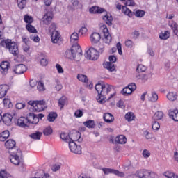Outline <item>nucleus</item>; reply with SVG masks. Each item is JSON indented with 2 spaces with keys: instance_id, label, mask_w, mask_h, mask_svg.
<instances>
[{
  "instance_id": "obj_1",
  "label": "nucleus",
  "mask_w": 178,
  "mask_h": 178,
  "mask_svg": "<svg viewBox=\"0 0 178 178\" xmlns=\"http://www.w3.org/2000/svg\"><path fill=\"white\" fill-rule=\"evenodd\" d=\"M112 88H113L112 85L104 83L102 81H99L95 86V89L97 91L98 94V98L97 99V102L99 104H104L105 95L111 92Z\"/></svg>"
},
{
  "instance_id": "obj_2",
  "label": "nucleus",
  "mask_w": 178,
  "mask_h": 178,
  "mask_svg": "<svg viewBox=\"0 0 178 178\" xmlns=\"http://www.w3.org/2000/svg\"><path fill=\"white\" fill-rule=\"evenodd\" d=\"M0 45L8 49L10 54H12L14 56L19 55V47L16 42H12V40L0 39Z\"/></svg>"
},
{
  "instance_id": "obj_3",
  "label": "nucleus",
  "mask_w": 178,
  "mask_h": 178,
  "mask_svg": "<svg viewBox=\"0 0 178 178\" xmlns=\"http://www.w3.org/2000/svg\"><path fill=\"white\" fill-rule=\"evenodd\" d=\"M28 104L31 106L29 109L31 112H42V111L47 108L44 100H31L28 102Z\"/></svg>"
},
{
  "instance_id": "obj_4",
  "label": "nucleus",
  "mask_w": 178,
  "mask_h": 178,
  "mask_svg": "<svg viewBox=\"0 0 178 178\" xmlns=\"http://www.w3.org/2000/svg\"><path fill=\"white\" fill-rule=\"evenodd\" d=\"M135 175L138 178H159V176L156 173L147 169L136 171Z\"/></svg>"
},
{
  "instance_id": "obj_5",
  "label": "nucleus",
  "mask_w": 178,
  "mask_h": 178,
  "mask_svg": "<svg viewBox=\"0 0 178 178\" xmlns=\"http://www.w3.org/2000/svg\"><path fill=\"white\" fill-rule=\"evenodd\" d=\"M85 57L87 59H90V60H97L98 58H99V54H98V51L95 49L94 47H90L86 53Z\"/></svg>"
},
{
  "instance_id": "obj_6",
  "label": "nucleus",
  "mask_w": 178,
  "mask_h": 178,
  "mask_svg": "<svg viewBox=\"0 0 178 178\" xmlns=\"http://www.w3.org/2000/svg\"><path fill=\"white\" fill-rule=\"evenodd\" d=\"M110 62H105L103 63V66L105 69H107L109 72H114L115 70V62H116V56H110L108 58Z\"/></svg>"
},
{
  "instance_id": "obj_7",
  "label": "nucleus",
  "mask_w": 178,
  "mask_h": 178,
  "mask_svg": "<svg viewBox=\"0 0 178 178\" xmlns=\"http://www.w3.org/2000/svg\"><path fill=\"white\" fill-rule=\"evenodd\" d=\"M69 148L71 152L80 155L81 154V146L76 143L73 139L69 141Z\"/></svg>"
},
{
  "instance_id": "obj_8",
  "label": "nucleus",
  "mask_w": 178,
  "mask_h": 178,
  "mask_svg": "<svg viewBox=\"0 0 178 178\" xmlns=\"http://www.w3.org/2000/svg\"><path fill=\"white\" fill-rule=\"evenodd\" d=\"M73 52H74V60L76 62H80L81 58H83V53L81 51V47L79 45H73Z\"/></svg>"
},
{
  "instance_id": "obj_9",
  "label": "nucleus",
  "mask_w": 178,
  "mask_h": 178,
  "mask_svg": "<svg viewBox=\"0 0 178 178\" xmlns=\"http://www.w3.org/2000/svg\"><path fill=\"white\" fill-rule=\"evenodd\" d=\"M34 111H31L26 115V119L29 124H38V118H37V114L33 113Z\"/></svg>"
},
{
  "instance_id": "obj_10",
  "label": "nucleus",
  "mask_w": 178,
  "mask_h": 178,
  "mask_svg": "<svg viewBox=\"0 0 178 178\" xmlns=\"http://www.w3.org/2000/svg\"><path fill=\"white\" fill-rule=\"evenodd\" d=\"M13 72L15 74H23L27 72V67L24 64H18L13 67Z\"/></svg>"
},
{
  "instance_id": "obj_11",
  "label": "nucleus",
  "mask_w": 178,
  "mask_h": 178,
  "mask_svg": "<svg viewBox=\"0 0 178 178\" xmlns=\"http://www.w3.org/2000/svg\"><path fill=\"white\" fill-rule=\"evenodd\" d=\"M102 171L104 175H109V173H111L113 175H115V176H118V177H124V172H120L118 170L104 168H102Z\"/></svg>"
},
{
  "instance_id": "obj_12",
  "label": "nucleus",
  "mask_w": 178,
  "mask_h": 178,
  "mask_svg": "<svg viewBox=\"0 0 178 178\" xmlns=\"http://www.w3.org/2000/svg\"><path fill=\"white\" fill-rule=\"evenodd\" d=\"M9 154H11L10 156V161L11 163L13 165H15V166H17L20 165V159L19 158V156H17V154L16 152H10L8 151Z\"/></svg>"
},
{
  "instance_id": "obj_13",
  "label": "nucleus",
  "mask_w": 178,
  "mask_h": 178,
  "mask_svg": "<svg viewBox=\"0 0 178 178\" xmlns=\"http://www.w3.org/2000/svg\"><path fill=\"white\" fill-rule=\"evenodd\" d=\"M5 146L7 149L10 151V152H15L13 150L16 149V147H16V142L12 139H10L5 143Z\"/></svg>"
},
{
  "instance_id": "obj_14",
  "label": "nucleus",
  "mask_w": 178,
  "mask_h": 178,
  "mask_svg": "<svg viewBox=\"0 0 178 178\" xmlns=\"http://www.w3.org/2000/svg\"><path fill=\"white\" fill-rule=\"evenodd\" d=\"M0 67L2 74L5 75L8 73L9 67H10V63L8 61H2L0 65Z\"/></svg>"
},
{
  "instance_id": "obj_15",
  "label": "nucleus",
  "mask_w": 178,
  "mask_h": 178,
  "mask_svg": "<svg viewBox=\"0 0 178 178\" xmlns=\"http://www.w3.org/2000/svg\"><path fill=\"white\" fill-rule=\"evenodd\" d=\"M103 33L104 35V42L106 44H109L112 40V36H111V34H109V31H108L106 25L103 26Z\"/></svg>"
},
{
  "instance_id": "obj_16",
  "label": "nucleus",
  "mask_w": 178,
  "mask_h": 178,
  "mask_svg": "<svg viewBox=\"0 0 178 178\" xmlns=\"http://www.w3.org/2000/svg\"><path fill=\"white\" fill-rule=\"evenodd\" d=\"M17 126L19 127H29V122L25 117H20L17 122Z\"/></svg>"
},
{
  "instance_id": "obj_17",
  "label": "nucleus",
  "mask_w": 178,
  "mask_h": 178,
  "mask_svg": "<svg viewBox=\"0 0 178 178\" xmlns=\"http://www.w3.org/2000/svg\"><path fill=\"white\" fill-rule=\"evenodd\" d=\"M12 119L13 117L10 114H4L3 115L2 120L6 126H10L12 124Z\"/></svg>"
},
{
  "instance_id": "obj_18",
  "label": "nucleus",
  "mask_w": 178,
  "mask_h": 178,
  "mask_svg": "<svg viewBox=\"0 0 178 178\" xmlns=\"http://www.w3.org/2000/svg\"><path fill=\"white\" fill-rule=\"evenodd\" d=\"M101 40V35L98 33H93L90 35V41L92 44H98Z\"/></svg>"
},
{
  "instance_id": "obj_19",
  "label": "nucleus",
  "mask_w": 178,
  "mask_h": 178,
  "mask_svg": "<svg viewBox=\"0 0 178 178\" xmlns=\"http://www.w3.org/2000/svg\"><path fill=\"white\" fill-rule=\"evenodd\" d=\"M51 38L53 44H56V42H58L60 38V34L59 32H58V31H52Z\"/></svg>"
},
{
  "instance_id": "obj_20",
  "label": "nucleus",
  "mask_w": 178,
  "mask_h": 178,
  "mask_svg": "<svg viewBox=\"0 0 178 178\" xmlns=\"http://www.w3.org/2000/svg\"><path fill=\"white\" fill-rule=\"evenodd\" d=\"M9 90V86L8 85H0V98L2 99L6 95Z\"/></svg>"
},
{
  "instance_id": "obj_21",
  "label": "nucleus",
  "mask_w": 178,
  "mask_h": 178,
  "mask_svg": "<svg viewBox=\"0 0 178 178\" xmlns=\"http://www.w3.org/2000/svg\"><path fill=\"white\" fill-rule=\"evenodd\" d=\"M89 12L90 13H94V14H101L104 13L105 12V9L99 7V6H92L89 9Z\"/></svg>"
},
{
  "instance_id": "obj_22",
  "label": "nucleus",
  "mask_w": 178,
  "mask_h": 178,
  "mask_svg": "<svg viewBox=\"0 0 178 178\" xmlns=\"http://www.w3.org/2000/svg\"><path fill=\"white\" fill-rule=\"evenodd\" d=\"M103 119L104 122H106V123H112L115 120V118L113 117V115L109 113H104L103 116Z\"/></svg>"
},
{
  "instance_id": "obj_23",
  "label": "nucleus",
  "mask_w": 178,
  "mask_h": 178,
  "mask_svg": "<svg viewBox=\"0 0 178 178\" xmlns=\"http://www.w3.org/2000/svg\"><path fill=\"white\" fill-rule=\"evenodd\" d=\"M115 143H116V144H126V143H127V138H126L124 135H120L115 138Z\"/></svg>"
},
{
  "instance_id": "obj_24",
  "label": "nucleus",
  "mask_w": 178,
  "mask_h": 178,
  "mask_svg": "<svg viewBox=\"0 0 178 178\" xmlns=\"http://www.w3.org/2000/svg\"><path fill=\"white\" fill-rule=\"evenodd\" d=\"M103 20H105L108 26H112V22L113 21V17L111 14H106L103 17Z\"/></svg>"
},
{
  "instance_id": "obj_25",
  "label": "nucleus",
  "mask_w": 178,
  "mask_h": 178,
  "mask_svg": "<svg viewBox=\"0 0 178 178\" xmlns=\"http://www.w3.org/2000/svg\"><path fill=\"white\" fill-rule=\"evenodd\" d=\"M166 97L168 101L175 102L177 99V93L175 92H170L167 94Z\"/></svg>"
},
{
  "instance_id": "obj_26",
  "label": "nucleus",
  "mask_w": 178,
  "mask_h": 178,
  "mask_svg": "<svg viewBox=\"0 0 178 178\" xmlns=\"http://www.w3.org/2000/svg\"><path fill=\"white\" fill-rule=\"evenodd\" d=\"M162 119H163V112L161 111L156 112L152 117V120H162Z\"/></svg>"
},
{
  "instance_id": "obj_27",
  "label": "nucleus",
  "mask_w": 178,
  "mask_h": 178,
  "mask_svg": "<svg viewBox=\"0 0 178 178\" xmlns=\"http://www.w3.org/2000/svg\"><path fill=\"white\" fill-rule=\"evenodd\" d=\"M94 48L97 51L99 54H104V51H105V45L104 43H99L96 44Z\"/></svg>"
},
{
  "instance_id": "obj_28",
  "label": "nucleus",
  "mask_w": 178,
  "mask_h": 178,
  "mask_svg": "<svg viewBox=\"0 0 178 178\" xmlns=\"http://www.w3.org/2000/svg\"><path fill=\"white\" fill-rule=\"evenodd\" d=\"M60 138L65 143H68L72 140V134L69 135L67 133H62L60 134Z\"/></svg>"
},
{
  "instance_id": "obj_29",
  "label": "nucleus",
  "mask_w": 178,
  "mask_h": 178,
  "mask_svg": "<svg viewBox=\"0 0 178 178\" xmlns=\"http://www.w3.org/2000/svg\"><path fill=\"white\" fill-rule=\"evenodd\" d=\"M42 136V133L40 131H36L33 134L29 135V137L32 138V140H41V136Z\"/></svg>"
},
{
  "instance_id": "obj_30",
  "label": "nucleus",
  "mask_w": 178,
  "mask_h": 178,
  "mask_svg": "<svg viewBox=\"0 0 178 178\" xmlns=\"http://www.w3.org/2000/svg\"><path fill=\"white\" fill-rule=\"evenodd\" d=\"M65 57L67 58V59H74V51H73V46L70 49H68L65 51Z\"/></svg>"
},
{
  "instance_id": "obj_31",
  "label": "nucleus",
  "mask_w": 178,
  "mask_h": 178,
  "mask_svg": "<svg viewBox=\"0 0 178 178\" xmlns=\"http://www.w3.org/2000/svg\"><path fill=\"white\" fill-rule=\"evenodd\" d=\"M83 125L88 129H94L95 128V122L94 120H89L83 122Z\"/></svg>"
},
{
  "instance_id": "obj_32",
  "label": "nucleus",
  "mask_w": 178,
  "mask_h": 178,
  "mask_svg": "<svg viewBox=\"0 0 178 178\" xmlns=\"http://www.w3.org/2000/svg\"><path fill=\"white\" fill-rule=\"evenodd\" d=\"M58 118V114L55 112H50L47 115L48 122H55V120Z\"/></svg>"
},
{
  "instance_id": "obj_33",
  "label": "nucleus",
  "mask_w": 178,
  "mask_h": 178,
  "mask_svg": "<svg viewBox=\"0 0 178 178\" xmlns=\"http://www.w3.org/2000/svg\"><path fill=\"white\" fill-rule=\"evenodd\" d=\"M52 14L51 13H47V14L44 15L43 19H44V24H49V22H51L52 20Z\"/></svg>"
},
{
  "instance_id": "obj_34",
  "label": "nucleus",
  "mask_w": 178,
  "mask_h": 178,
  "mask_svg": "<svg viewBox=\"0 0 178 178\" xmlns=\"http://www.w3.org/2000/svg\"><path fill=\"white\" fill-rule=\"evenodd\" d=\"M66 104H67V98L65 96H63L59 99L58 105L61 109L66 105Z\"/></svg>"
},
{
  "instance_id": "obj_35",
  "label": "nucleus",
  "mask_w": 178,
  "mask_h": 178,
  "mask_svg": "<svg viewBox=\"0 0 178 178\" xmlns=\"http://www.w3.org/2000/svg\"><path fill=\"white\" fill-rule=\"evenodd\" d=\"M169 116L171 119L175 120V122H178V111L174 110L169 113Z\"/></svg>"
},
{
  "instance_id": "obj_36",
  "label": "nucleus",
  "mask_w": 178,
  "mask_h": 178,
  "mask_svg": "<svg viewBox=\"0 0 178 178\" xmlns=\"http://www.w3.org/2000/svg\"><path fill=\"white\" fill-rule=\"evenodd\" d=\"M134 119H136V115L133 112H129L125 115V120H127V122H132Z\"/></svg>"
},
{
  "instance_id": "obj_37",
  "label": "nucleus",
  "mask_w": 178,
  "mask_h": 178,
  "mask_svg": "<svg viewBox=\"0 0 178 178\" xmlns=\"http://www.w3.org/2000/svg\"><path fill=\"white\" fill-rule=\"evenodd\" d=\"M169 37H170V32H169V31H165L164 33L161 32L159 34L160 40H168Z\"/></svg>"
},
{
  "instance_id": "obj_38",
  "label": "nucleus",
  "mask_w": 178,
  "mask_h": 178,
  "mask_svg": "<svg viewBox=\"0 0 178 178\" xmlns=\"http://www.w3.org/2000/svg\"><path fill=\"white\" fill-rule=\"evenodd\" d=\"M122 13H124V15H127V16H129V17H131V16H133V12L130 10V9L127 8L125 6L122 7Z\"/></svg>"
},
{
  "instance_id": "obj_39",
  "label": "nucleus",
  "mask_w": 178,
  "mask_h": 178,
  "mask_svg": "<svg viewBox=\"0 0 178 178\" xmlns=\"http://www.w3.org/2000/svg\"><path fill=\"white\" fill-rule=\"evenodd\" d=\"M0 178H15L10 174L8 173L6 170L0 171Z\"/></svg>"
},
{
  "instance_id": "obj_40",
  "label": "nucleus",
  "mask_w": 178,
  "mask_h": 178,
  "mask_svg": "<svg viewBox=\"0 0 178 178\" xmlns=\"http://www.w3.org/2000/svg\"><path fill=\"white\" fill-rule=\"evenodd\" d=\"M17 3L19 9H24V8H26L27 1L26 0H17Z\"/></svg>"
},
{
  "instance_id": "obj_41",
  "label": "nucleus",
  "mask_w": 178,
  "mask_h": 178,
  "mask_svg": "<svg viewBox=\"0 0 178 178\" xmlns=\"http://www.w3.org/2000/svg\"><path fill=\"white\" fill-rule=\"evenodd\" d=\"M133 15H135L136 17H143L145 15V12L141 10H137L136 11L132 12Z\"/></svg>"
},
{
  "instance_id": "obj_42",
  "label": "nucleus",
  "mask_w": 178,
  "mask_h": 178,
  "mask_svg": "<svg viewBox=\"0 0 178 178\" xmlns=\"http://www.w3.org/2000/svg\"><path fill=\"white\" fill-rule=\"evenodd\" d=\"M133 92L129 89L127 88V86H126L125 88H124L122 91H121V94H122V95H124V97H127L128 95H130V94H131Z\"/></svg>"
},
{
  "instance_id": "obj_43",
  "label": "nucleus",
  "mask_w": 178,
  "mask_h": 178,
  "mask_svg": "<svg viewBox=\"0 0 178 178\" xmlns=\"http://www.w3.org/2000/svg\"><path fill=\"white\" fill-rule=\"evenodd\" d=\"M152 129L156 131H157L159 129H161V125L159 124V122L156 120H153L152 122Z\"/></svg>"
},
{
  "instance_id": "obj_44",
  "label": "nucleus",
  "mask_w": 178,
  "mask_h": 178,
  "mask_svg": "<svg viewBox=\"0 0 178 178\" xmlns=\"http://www.w3.org/2000/svg\"><path fill=\"white\" fill-rule=\"evenodd\" d=\"M77 79L79 81H82L83 83H87L88 81V79H87V76L83 74H78Z\"/></svg>"
},
{
  "instance_id": "obj_45",
  "label": "nucleus",
  "mask_w": 178,
  "mask_h": 178,
  "mask_svg": "<svg viewBox=\"0 0 178 178\" xmlns=\"http://www.w3.org/2000/svg\"><path fill=\"white\" fill-rule=\"evenodd\" d=\"M26 29L29 33H37V29L31 24H27Z\"/></svg>"
},
{
  "instance_id": "obj_46",
  "label": "nucleus",
  "mask_w": 178,
  "mask_h": 178,
  "mask_svg": "<svg viewBox=\"0 0 178 178\" xmlns=\"http://www.w3.org/2000/svg\"><path fill=\"white\" fill-rule=\"evenodd\" d=\"M52 128H51V127H48L43 130V134L44 136H51V134H52Z\"/></svg>"
},
{
  "instance_id": "obj_47",
  "label": "nucleus",
  "mask_w": 178,
  "mask_h": 178,
  "mask_svg": "<svg viewBox=\"0 0 178 178\" xmlns=\"http://www.w3.org/2000/svg\"><path fill=\"white\" fill-rule=\"evenodd\" d=\"M24 21L25 22V23H28L29 24H31V23H33V17L26 15L24 17Z\"/></svg>"
},
{
  "instance_id": "obj_48",
  "label": "nucleus",
  "mask_w": 178,
  "mask_h": 178,
  "mask_svg": "<svg viewBox=\"0 0 178 178\" xmlns=\"http://www.w3.org/2000/svg\"><path fill=\"white\" fill-rule=\"evenodd\" d=\"M74 136L78 138L75 141H76L77 143H83V138H81V134H80V132L75 131L74 133Z\"/></svg>"
},
{
  "instance_id": "obj_49",
  "label": "nucleus",
  "mask_w": 178,
  "mask_h": 178,
  "mask_svg": "<svg viewBox=\"0 0 178 178\" xmlns=\"http://www.w3.org/2000/svg\"><path fill=\"white\" fill-rule=\"evenodd\" d=\"M163 175L167 178H178L177 175L175 176V173L169 172V171L164 172Z\"/></svg>"
},
{
  "instance_id": "obj_50",
  "label": "nucleus",
  "mask_w": 178,
  "mask_h": 178,
  "mask_svg": "<svg viewBox=\"0 0 178 178\" xmlns=\"http://www.w3.org/2000/svg\"><path fill=\"white\" fill-rule=\"evenodd\" d=\"M79 40V33L74 32L70 35V41H78Z\"/></svg>"
},
{
  "instance_id": "obj_51",
  "label": "nucleus",
  "mask_w": 178,
  "mask_h": 178,
  "mask_svg": "<svg viewBox=\"0 0 178 178\" xmlns=\"http://www.w3.org/2000/svg\"><path fill=\"white\" fill-rule=\"evenodd\" d=\"M37 88L38 91H45V86H44V83L42 81L38 82Z\"/></svg>"
},
{
  "instance_id": "obj_52",
  "label": "nucleus",
  "mask_w": 178,
  "mask_h": 178,
  "mask_svg": "<svg viewBox=\"0 0 178 178\" xmlns=\"http://www.w3.org/2000/svg\"><path fill=\"white\" fill-rule=\"evenodd\" d=\"M149 101H151V102H156L158 101V95L155 92H152Z\"/></svg>"
},
{
  "instance_id": "obj_53",
  "label": "nucleus",
  "mask_w": 178,
  "mask_h": 178,
  "mask_svg": "<svg viewBox=\"0 0 178 178\" xmlns=\"http://www.w3.org/2000/svg\"><path fill=\"white\" fill-rule=\"evenodd\" d=\"M145 70H147V67L143 65H138L136 68V72H145Z\"/></svg>"
},
{
  "instance_id": "obj_54",
  "label": "nucleus",
  "mask_w": 178,
  "mask_h": 178,
  "mask_svg": "<svg viewBox=\"0 0 178 178\" xmlns=\"http://www.w3.org/2000/svg\"><path fill=\"white\" fill-rule=\"evenodd\" d=\"M127 88L130 89L133 92V91H136V90L137 89V86H136V83H131L129 84L128 86H127Z\"/></svg>"
},
{
  "instance_id": "obj_55",
  "label": "nucleus",
  "mask_w": 178,
  "mask_h": 178,
  "mask_svg": "<svg viewBox=\"0 0 178 178\" xmlns=\"http://www.w3.org/2000/svg\"><path fill=\"white\" fill-rule=\"evenodd\" d=\"M142 155L143 156V158H149V156H151V153L149 152V151H148L147 149H144Z\"/></svg>"
},
{
  "instance_id": "obj_56",
  "label": "nucleus",
  "mask_w": 178,
  "mask_h": 178,
  "mask_svg": "<svg viewBox=\"0 0 178 178\" xmlns=\"http://www.w3.org/2000/svg\"><path fill=\"white\" fill-rule=\"evenodd\" d=\"M83 115V111L81 110H76L74 112V116L75 118H81Z\"/></svg>"
},
{
  "instance_id": "obj_57",
  "label": "nucleus",
  "mask_w": 178,
  "mask_h": 178,
  "mask_svg": "<svg viewBox=\"0 0 178 178\" xmlns=\"http://www.w3.org/2000/svg\"><path fill=\"white\" fill-rule=\"evenodd\" d=\"M116 48L118 51L119 55H123V51H122V43L118 42L116 44Z\"/></svg>"
},
{
  "instance_id": "obj_58",
  "label": "nucleus",
  "mask_w": 178,
  "mask_h": 178,
  "mask_svg": "<svg viewBox=\"0 0 178 178\" xmlns=\"http://www.w3.org/2000/svg\"><path fill=\"white\" fill-rule=\"evenodd\" d=\"M3 102L6 106L10 108V99L5 98L3 99Z\"/></svg>"
},
{
  "instance_id": "obj_59",
  "label": "nucleus",
  "mask_w": 178,
  "mask_h": 178,
  "mask_svg": "<svg viewBox=\"0 0 178 178\" xmlns=\"http://www.w3.org/2000/svg\"><path fill=\"white\" fill-rule=\"evenodd\" d=\"M17 109H23V108H26V104L24 103H17L16 105Z\"/></svg>"
},
{
  "instance_id": "obj_60",
  "label": "nucleus",
  "mask_w": 178,
  "mask_h": 178,
  "mask_svg": "<svg viewBox=\"0 0 178 178\" xmlns=\"http://www.w3.org/2000/svg\"><path fill=\"white\" fill-rule=\"evenodd\" d=\"M144 136L147 140H151V138L152 137V134L148 132V131H144Z\"/></svg>"
},
{
  "instance_id": "obj_61",
  "label": "nucleus",
  "mask_w": 178,
  "mask_h": 178,
  "mask_svg": "<svg viewBox=\"0 0 178 178\" xmlns=\"http://www.w3.org/2000/svg\"><path fill=\"white\" fill-rule=\"evenodd\" d=\"M125 5L127 6H134V5H136V3L134 2V0H127L126 2H125Z\"/></svg>"
},
{
  "instance_id": "obj_62",
  "label": "nucleus",
  "mask_w": 178,
  "mask_h": 178,
  "mask_svg": "<svg viewBox=\"0 0 178 178\" xmlns=\"http://www.w3.org/2000/svg\"><path fill=\"white\" fill-rule=\"evenodd\" d=\"M125 46L127 47V48H133V41L131 40H128L125 42Z\"/></svg>"
},
{
  "instance_id": "obj_63",
  "label": "nucleus",
  "mask_w": 178,
  "mask_h": 178,
  "mask_svg": "<svg viewBox=\"0 0 178 178\" xmlns=\"http://www.w3.org/2000/svg\"><path fill=\"white\" fill-rule=\"evenodd\" d=\"M138 77L139 79H140V80H142V81H144V82L148 80V75L147 74L139 75Z\"/></svg>"
},
{
  "instance_id": "obj_64",
  "label": "nucleus",
  "mask_w": 178,
  "mask_h": 178,
  "mask_svg": "<svg viewBox=\"0 0 178 178\" xmlns=\"http://www.w3.org/2000/svg\"><path fill=\"white\" fill-rule=\"evenodd\" d=\"M117 106L118 108H121V109H124V108H125L124 106V102L122 100H120L118 103H117Z\"/></svg>"
}]
</instances>
